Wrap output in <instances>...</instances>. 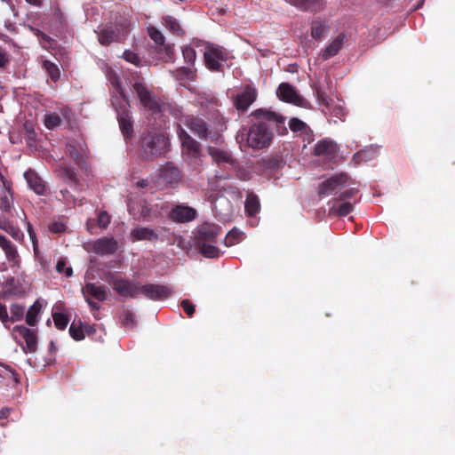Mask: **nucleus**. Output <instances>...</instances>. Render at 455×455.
Instances as JSON below:
<instances>
[{
    "mask_svg": "<svg viewBox=\"0 0 455 455\" xmlns=\"http://www.w3.org/2000/svg\"><path fill=\"white\" fill-rule=\"evenodd\" d=\"M257 120L249 128L242 127L235 136V140L242 147L243 144L253 149L267 148L273 139V132L266 122L283 124L284 118L270 110L259 108L252 113Z\"/></svg>",
    "mask_w": 455,
    "mask_h": 455,
    "instance_id": "f257e3e1",
    "label": "nucleus"
},
{
    "mask_svg": "<svg viewBox=\"0 0 455 455\" xmlns=\"http://www.w3.org/2000/svg\"><path fill=\"white\" fill-rule=\"evenodd\" d=\"M289 127L293 132H299L304 140H312V131L309 126L299 118L293 117L289 121Z\"/></svg>",
    "mask_w": 455,
    "mask_h": 455,
    "instance_id": "cd10ccee",
    "label": "nucleus"
},
{
    "mask_svg": "<svg viewBox=\"0 0 455 455\" xmlns=\"http://www.w3.org/2000/svg\"><path fill=\"white\" fill-rule=\"evenodd\" d=\"M66 226L63 222H54L50 226V230L53 233H61L65 230Z\"/></svg>",
    "mask_w": 455,
    "mask_h": 455,
    "instance_id": "e2e57ef3",
    "label": "nucleus"
},
{
    "mask_svg": "<svg viewBox=\"0 0 455 455\" xmlns=\"http://www.w3.org/2000/svg\"><path fill=\"white\" fill-rule=\"evenodd\" d=\"M12 339L24 353H35L37 350V332L25 325H15L11 331Z\"/></svg>",
    "mask_w": 455,
    "mask_h": 455,
    "instance_id": "423d86ee",
    "label": "nucleus"
},
{
    "mask_svg": "<svg viewBox=\"0 0 455 455\" xmlns=\"http://www.w3.org/2000/svg\"><path fill=\"white\" fill-rule=\"evenodd\" d=\"M330 26L327 21L322 20H315L311 24V36L314 39L320 40L325 37L329 33Z\"/></svg>",
    "mask_w": 455,
    "mask_h": 455,
    "instance_id": "c756f323",
    "label": "nucleus"
},
{
    "mask_svg": "<svg viewBox=\"0 0 455 455\" xmlns=\"http://www.w3.org/2000/svg\"><path fill=\"white\" fill-rule=\"evenodd\" d=\"M108 283L112 289L122 297L138 298L140 295L141 284L135 280H126L112 275Z\"/></svg>",
    "mask_w": 455,
    "mask_h": 455,
    "instance_id": "6e6552de",
    "label": "nucleus"
},
{
    "mask_svg": "<svg viewBox=\"0 0 455 455\" xmlns=\"http://www.w3.org/2000/svg\"><path fill=\"white\" fill-rule=\"evenodd\" d=\"M112 104L116 108L117 120L121 132L125 140L132 137L133 132L132 124L130 118V105L126 99H113Z\"/></svg>",
    "mask_w": 455,
    "mask_h": 455,
    "instance_id": "0eeeda50",
    "label": "nucleus"
},
{
    "mask_svg": "<svg viewBox=\"0 0 455 455\" xmlns=\"http://www.w3.org/2000/svg\"><path fill=\"white\" fill-rule=\"evenodd\" d=\"M164 25L165 28L172 33L180 34L182 29L179 21L172 16H166L164 18Z\"/></svg>",
    "mask_w": 455,
    "mask_h": 455,
    "instance_id": "c03bdc74",
    "label": "nucleus"
},
{
    "mask_svg": "<svg viewBox=\"0 0 455 455\" xmlns=\"http://www.w3.org/2000/svg\"><path fill=\"white\" fill-rule=\"evenodd\" d=\"M28 233L30 240L33 243L34 251L36 253V251L38 250L36 235V232L34 231L33 227L30 223H28Z\"/></svg>",
    "mask_w": 455,
    "mask_h": 455,
    "instance_id": "bf43d9fd",
    "label": "nucleus"
},
{
    "mask_svg": "<svg viewBox=\"0 0 455 455\" xmlns=\"http://www.w3.org/2000/svg\"><path fill=\"white\" fill-rule=\"evenodd\" d=\"M25 316V306L19 303H12L10 305V322L21 321Z\"/></svg>",
    "mask_w": 455,
    "mask_h": 455,
    "instance_id": "58836bf2",
    "label": "nucleus"
},
{
    "mask_svg": "<svg viewBox=\"0 0 455 455\" xmlns=\"http://www.w3.org/2000/svg\"><path fill=\"white\" fill-rule=\"evenodd\" d=\"M2 179H4L2 177ZM3 186L4 188V193L0 197V209L4 211H10L12 205V195L11 193L10 184L3 180Z\"/></svg>",
    "mask_w": 455,
    "mask_h": 455,
    "instance_id": "e433bc0d",
    "label": "nucleus"
},
{
    "mask_svg": "<svg viewBox=\"0 0 455 455\" xmlns=\"http://www.w3.org/2000/svg\"><path fill=\"white\" fill-rule=\"evenodd\" d=\"M131 30V22L127 18H120L115 24L107 25L98 34V40L101 45L112 43H121L126 39Z\"/></svg>",
    "mask_w": 455,
    "mask_h": 455,
    "instance_id": "f03ea898",
    "label": "nucleus"
},
{
    "mask_svg": "<svg viewBox=\"0 0 455 455\" xmlns=\"http://www.w3.org/2000/svg\"><path fill=\"white\" fill-rule=\"evenodd\" d=\"M327 109L331 113V115L336 117L342 118L345 116V110L341 106L331 107L330 105L329 108H327Z\"/></svg>",
    "mask_w": 455,
    "mask_h": 455,
    "instance_id": "13d9d810",
    "label": "nucleus"
},
{
    "mask_svg": "<svg viewBox=\"0 0 455 455\" xmlns=\"http://www.w3.org/2000/svg\"><path fill=\"white\" fill-rule=\"evenodd\" d=\"M316 95H317V99L318 100L327 108H329V106L331 105L330 104V101H331V99H329V97L327 96V94L323 92H322L321 90H317L316 91Z\"/></svg>",
    "mask_w": 455,
    "mask_h": 455,
    "instance_id": "052dcab7",
    "label": "nucleus"
},
{
    "mask_svg": "<svg viewBox=\"0 0 455 455\" xmlns=\"http://www.w3.org/2000/svg\"><path fill=\"white\" fill-rule=\"evenodd\" d=\"M44 124L47 129L52 130L60 126L61 124V117L55 112L47 113L44 117Z\"/></svg>",
    "mask_w": 455,
    "mask_h": 455,
    "instance_id": "79ce46f5",
    "label": "nucleus"
},
{
    "mask_svg": "<svg viewBox=\"0 0 455 455\" xmlns=\"http://www.w3.org/2000/svg\"><path fill=\"white\" fill-rule=\"evenodd\" d=\"M97 223H95V220H89L87 222H86V228H87V230L93 234V228L95 227Z\"/></svg>",
    "mask_w": 455,
    "mask_h": 455,
    "instance_id": "774afa93",
    "label": "nucleus"
},
{
    "mask_svg": "<svg viewBox=\"0 0 455 455\" xmlns=\"http://www.w3.org/2000/svg\"><path fill=\"white\" fill-rule=\"evenodd\" d=\"M70 336L76 340H82L84 338V331L80 326L73 323L69 327Z\"/></svg>",
    "mask_w": 455,
    "mask_h": 455,
    "instance_id": "5fc2aeb1",
    "label": "nucleus"
},
{
    "mask_svg": "<svg viewBox=\"0 0 455 455\" xmlns=\"http://www.w3.org/2000/svg\"><path fill=\"white\" fill-rule=\"evenodd\" d=\"M229 53L221 46L208 44L204 53L206 67L213 71L220 70Z\"/></svg>",
    "mask_w": 455,
    "mask_h": 455,
    "instance_id": "9d476101",
    "label": "nucleus"
},
{
    "mask_svg": "<svg viewBox=\"0 0 455 455\" xmlns=\"http://www.w3.org/2000/svg\"><path fill=\"white\" fill-rule=\"evenodd\" d=\"M347 40V36L345 33H339L321 51L319 54L320 58L323 60H327L330 58L337 55L342 49Z\"/></svg>",
    "mask_w": 455,
    "mask_h": 455,
    "instance_id": "a211bd4d",
    "label": "nucleus"
},
{
    "mask_svg": "<svg viewBox=\"0 0 455 455\" xmlns=\"http://www.w3.org/2000/svg\"><path fill=\"white\" fill-rule=\"evenodd\" d=\"M358 189L350 188L341 192L338 197L332 199L329 204L330 213L337 216L345 217L353 212L355 205L358 202Z\"/></svg>",
    "mask_w": 455,
    "mask_h": 455,
    "instance_id": "39448f33",
    "label": "nucleus"
},
{
    "mask_svg": "<svg viewBox=\"0 0 455 455\" xmlns=\"http://www.w3.org/2000/svg\"><path fill=\"white\" fill-rule=\"evenodd\" d=\"M84 299L92 311H98L100 309V306L96 302H93L90 298Z\"/></svg>",
    "mask_w": 455,
    "mask_h": 455,
    "instance_id": "338daca9",
    "label": "nucleus"
},
{
    "mask_svg": "<svg viewBox=\"0 0 455 455\" xmlns=\"http://www.w3.org/2000/svg\"><path fill=\"white\" fill-rule=\"evenodd\" d=\"M184 60L188 65H193L196 59V53L193 47L186 45L182 48Z\"/></svg>",
    "mask_w": 455,
    "mask_h": 455,
    "instance_id": "de8ad7c7",
    "label": "nucleus"
},
{
    "mask_svg": "<svg viewBox=\"0 0 455 455\" xmlns=\"http://www.w3.org/2000/svg\"><path fill=\"white\" fill-rule=\"evenodd\" d=\"M148 36L157 44H164V36L162 32L155 27H149L148 28Z\"/></svg>",
    "mask_w": 455,
    "mask_h": 455,
    "instance_id": "09e8293b",
    "label": "nucleus"
},
{
    "mask_svg": "<svg viewBox=\"0 0 455 455\" xmlns=\"http://www.w3.org/2000/svg\"><path fill=\"white\" fill-rule=\"evenodd\" d=\"M24 177L27 180L28 187L33 189L37 195H44L45 192V184L43 180L33 171L28 170L25 172Z\"/></svg>",
    "mask_w": 455,
    "mask_h": 455,
    "instance_id": "bb28decb",
    "label": "nucleus"
},
{
    "mask_svg": "<svg viewBox=\"0 0 455 455\" xmlns=\"http://www.w3.org/2000/svg\"><path fill=\"white\" fill-rule=\"evenodd\" d=\"M66 152L78 166H84L86 145L83 140L69 141L67 145Z\"/></svg>",
    "mask_w": 455,
    "mask_h": 455,
    "instance_id": "aec40b11",
    "label": "nucleus"
},
{
    "mask_svg": "<svg viewBox=\"0 0 455 455\" xmlns=\"http://www.w3.org/2000/svg\"><path fill=\"white\" fill-rule=\"evenodd\" d=\"M45 305L46 302L44 300L38 299L28 307L25 314V320L28 325L33 327L37 324L41 311Z\"/></svg>",
    "mask_w": 455,
    "mask_h": 455,
    "instance_id": "a878e982",
    "label": "nucleus"
},
{
    "mask_svg": "<svg viewBox=\"0 0 455 455\" xmlns=\"http://www.w3.org/2000/svg\"><path fill=\"white\" fill-rule=\"evenodd\" d=\"M172 293V288L166 285L148 283L141 285L140 287V295H143L152 300H162L167 299Z\"/></svg>",
    "mask_w": 455,
    "mask_h": 455,
    "instance_id": "ddd939ff",
    "label": "nucleus"
},
{
    "mask_svg": "<svg viewBox=\"0 0 455 455\" xmlns=\"http://www.w3.org/2000/svg\"><path fill=\"white\" fill-rule=\"evenodd\" d=\"M177 134L181 141L182 155L188 165L198 170L202 165L201 145L194 140L180 125L178 126Z\"/></svg>",
    "mask_w": 455,
    "mask_h": 455,
    "instance_id": "7ed1b4c3",
    "label": "nucleus"
},
{
    "mask_svg": "<svg viewBox=\"0 0 455 455\" xmlns=\"http://www.w3.org/2000/svg\"><path fill=\"white\" fill-rule=\"evenodd\" d=\"M338 146L330 139H323L318 141L314 148V155L323 160L331 161L337 156Z\"/></svg>",
    "mask_w": 455,
    "mask_h": 455,
    "instance_id": "dca6fc26",
    "label": "nucleus"
},
{
    "mask_svg": "<svg viewBox=\"0 0 455 455\" xmlns=\"http://www.w3.org/2000/svg\"><path fill=\"white\" fill-rule=\"evenodd\" d=\"M108 79L111 85L115 87L117 91V92L122 96L123 95V90L120 84V78L116 72L109 71L108 73Z\"/></svg>",
    "mask_w": 455,
    "mask_h": 455,
    "instance_id": "864d4df0",
    "label": "nucleus"
},
{
    "mask_svg": "<svg viewBox=\"0 0 455 455\" xmlns=\"http://www.w3.org/2000/svg\"><path fill=\"white\" fill-rule=\"evenodd\" d=\"M25 135L24 138L28 147H34L36 140V133L35 132L33 123L27 121L24 124Z\"/></svg>",
    "mask_w": 455,
    "mask_h": 455,
    "instance_id": "a19ab883",
    "label": "nucleus"
},
{
    "mask_svg": "<svg viewBox=\"0 0 455 455\" xmlns=\"http://www.w3.org/2000/svg\"><path fill=\"white\" fill-rule=\"evenodd\" d=\"M117 242L114 238L104 237L98 239L92 244L94 252L100 255L113 254L117 250Z\"/></svg>",
    "mask_w": 455,
    "mask_h": 455,
    "instance_id": "b1692460",
    "label": "nucleus"
},
{
    "mask_svg": "<svg viewBox=\"0 0 455 455\" xmlns=\"http://www.w3.org/2000/svg\"><path fill=\"white\" fill-rule=\"evenodd\" d=\"M257 91L255 88L247 85L233 99L234 106L237 110L244 112L256 100Z\"/></svg>",
    "mask_w": 455,
    "mask_h": 455,
    "instance_id": "2eb2a0df",
    "label": "nucleus"
},
{
    "mask_svg": "<svg viewBox=\"0 0 455 455\" xmlns=\"http://www.w3.org/2000/svg\"><path fill=\"white\" fill-rule=\"evenodd\" d=\"M29 290L30 284L24 278L12 277L5 283V292L15 297H23Z\"/></svg>",
    "mask_w": 455,
    "mask_h": 455,
    "instance_id": "6ab92c4d",
    "label": "nucleus"
},
{
    "mask_svg": "<svg viewBox=\"0 0 455 455\" xmlns=\"http://www.w3.org/2000/svg\"><path fill=\"white\" fill-rule=\"evenodd\" d=\"M208 153L217 164H231L233 158L227 151L215 147H208Z\"/></svg>",
    "mask_w": 455,
    "mask_h": 455,
    "instance_id": "72a5a7b5",
    "label": "nucleus"
},
{
    "mask_svg": "<svg viewBox=\"0 0 455 455\" xmlns=\"http://www.w3.org/2000/svg\"><path fill=\"white\" fill-rule=\"evenodd\" d=\"M43 68L46 71V73L49 75V76L52 78V81H57L60 78V71L57 64L50 61V60H44L43 61Z\"/></svg>",
    "mask_w": 455,
    "mask_h": 455,
    "instance_id": "37998d69",
    "label": "nucleus"
},
{
    "mask_svg": "<svg viewBox=\"0 0 455 455\" xmlns=\"http://www.w3.org/2000/svg\"><path fill=\"white\" fill-rule=\"evenodd\" d=\"M242 235H243V232H241L240 230H238L235 228H233L226 235L225 244L227 246H232V245L235 244L241 239Z\"/></svg>",
    "mask_w": 455,
    "mask_h": 455,
    "instance_id": "a18cd8bd",
    "label": "nucleus"
},
{
    "mask_svg": "<svg viewBox=\"0 0 455 455\" xmlns=\"http://www.w3.org/2000/svg\"><path fill=\"white\" fill-rule=\"evenodd\" d=\"M221 232V228L211 223L200 226L196 235V242H216V238Z\"/></svg>",
    "mask_w": 455,
    "mask_h": 455,
    "instance_id": "4be33fe9",
    "label": "nucleus"
},
{
    "mask_svg": "<svg viewBox=\"0 0 455 455\" xmlns=\"http://www.w3.org/2000/svg\"><path fill=\"white\" fill-rule=\"evenodd\" d=\"M276 94L280 100L297 106L302 107L306 102L295 87L288 83H282L277 88Z\"/></svg>",
    "mask_w": 455,
    "mask_h": 455,
    "instance_id": "4468645a",
    "label": "nucleus"
},
{
    "mask_svg": "<svg viewBox=\"0 0 455 455\" xmlns=\"http://www.w3.org/2000/svg\"><path fill=\"white\" fill-rule=\"evenodd\" d=\"M178 76L188 78L192 75V70L188 68H180L177 70Z\"/></svg>",
    "mask_w": 455,
    "mask_h": 455,
    "instance_id": "0e129e2a",
    "label": "nucleus"
},
{
    "mask_svg": "<svg viewBox=\"0 0 455 455\" xmlns=\"http://www.w3.org/2000/svg\"><path fill=\"white\" fill-rule=\"evenodd\" d=\"M377 154L378 150L375 148H364L354 155L353 161L355 164H360L362 163H365L374 159Z\"/></svg>",
    "mask_w": 455,
    "mask_h": 455,
    "instance_id": "f704fd0d",
    "label": "nucleus"
},
{
    "mask_svg": "<svg viewBox=\"0 0 455 455\" xmlns=\"http://www.w3.org/2000/svg\"><path fill=\"white\" fill-rule=\"evenodd\" d=\"M84 298H94L98 301H104L109 295L108 289L101 284L89 283L82 288Z\"/></svg>",
    "mask_w": 455,
    "mask_h": 455,
    "instance_id": "412c9836",
    "label": "nucleus"
},
{
    "mask_svg": "<svg viewBox=\"0 0 455 455\" xmlns=\"http://www.w3.org/2000/svg\"><path fill=\"white\" fill-rule=\"evenodd\" d=\"M131 236L135 241H152V240H157L158 235L149 228H136L131 231Z\"/></svg>",
    "mask_w": 455,
    "mask_h": 455,
    "instance_id": "7c9ffc66",
    "label": "nucleus"
},
{
    "mask_svg": "<svg viewBox=\"0 0 455 455\" xmlns=\"http://www.w3.org/2000/svg\"><path fill=\"white\" fill-rule=\"evenodd\" d=\"M0 321L7 327L6 323L9 322V315L6 306L0 302Z\"/></svg>",
    "mask_w": 455,
    "mask_h": 455,
    "instance_id": "680f3d73",
    "label": "nucleus"
},
{
    "mask_svg": "<svg viewBox=\"0 0 455 455\" xmlns=\"http://www.w3.org/2000/svg\"><path fill=\"white\" fill-rule=\"evenodd\" d=\"M9 62L6 52L0 47V68H4Z\"/></svg>",
    "mask_w": 455,
    "mask_h": 455,
    "instance_id": "69168bd1",
    "label": "nucleus"
},
{
    "mask_svg": "<svg viewBox=\"0 0 455 455\" xmlns=\"http://www.w3.org/2000/svg\"><path fill=\"white\" fill-rule=\"evenodd\" d=\"M169 217L173 221L185 223L196 219V211L190 206L183 204L174 205L170 212Z\"/></svg>",
    "mask_w": 455,
    "mask_h": 455,
    "instance_id": "f3484780",
    "label": "nucleus"
},
{
    "mask_svg": "<svg viewBox=\"0 0 455 455\" xmlns=\"http://www.w3.org/2000/svg\"><path fill=\"white\" fill-rule=\"evenodd\" d=\"M60 172L63 180L70 186L76 188L79 185V180L75 168L64 164L60 168Z\"/></svg>",
    "mask_w": 455,
    "mask_h": 455,
    "instance_id": "473e14b6",
    "label": "nucleus"
},
{
    "mask_svg": "<svg viewBox=\"0 0 455 455\" xmlns=\"http://www.w3.org/2000/svg\"><path fill=\"white\" fill-rule=\"evenodd\" d=\"M110 221H111V217L107 212L101 211L99 212L98 218L96 220V223L100 228H103V229L107 228L108 226L109 225Z\"/></svg>",
    "mask_w": 455,
    "mask_h": 455,
    "instance_id": "3c124183",
    "label": "nucleus"
},
{
    "mask_svg": "<svg viewBox=\"0 0 455 455\" xmlns=\"http://www.w3.org/2000/svg\"><path fill=\"white\" fill-rule=\"evenodd\" d=\"M4 228L15 240L20 241L24 237L23 232L18 227H15L11 224H6Z\"/></svg>",
    "mask_w": 455,
    "mask_h": 455,
    "instance_id": "603ef678",
    "label": "nucleus"
},
{
    "mask_svg": "<svg viewBox=\"0 0 455 455\" xmlns=\"http://www.w3.org/2000/svg\"><path fill=\"white\" fill-rule=\"evenodd\" d=\"M348 182L347 174L341 172L325 179L318 186V195L320 196H329L331 195L340 194L342 189Z\"/></svg>",
    "mask_w": 455,
    "mask_h": 455,
    "instance_id": "1a4fd4ad",
    "label": "nucleus"
},
{
    "mask_svg": "<svg viewBox=\"0 0 455 455\" xmlns=\"http://www.w3.org/2000/svg\"><path fill=\"white\" fill-rule=\"evenodd\" d=\"M292 5L305 11L318 12L325 7L323 0H285Z\"/></svg>",
    "mask_w": 455,
    "mask_h": 455,
    "instance_id": "c85d7f7f",
    "label": "nucleus"
},
{
    "mask_svg": "<svg viewBox=\"0 0 455 455\" xmlns=\"http://www.w3.org/2000/svg\"><path fill=\"white\" fill-rule=\"evenodd\" d=\"M180 305L187 315L191 317L195 313V305L188 299H183Z\"/></svg>",
    "mask_w": 455,
    "mask_h": 455,
    "instance_id": "4d7b16f0",
    "label": "nucleus"
},
{
    "mask_svg": "<svg viewBox=\"0 0 455 455\" xmlns=\"http://www.w3.org/2000/svg\"><path fill=\"white\" fill-rule=\"evenodd\" d=\"M160 177L163 181L172 187H175L181 180V172L178 167L172 164H167L162 168Z\"/></svg>",
    "mask_w": 455,
    "mask_h": 455,
    "instance_id": "393cba45",
    "label": "nucleus"
},
{
    "mask_svg": "<svg viewBox=\"0 0 455 455\" xmlns=\"http://www.w3.org/2000/svg\"><path fill=\"white\" fill-rule=\"evenodd\" d=\"M215 242H196V245L200 252L206 258H218L220 255V250L213 243Z\"/></svg>",
    "mask_w": 455,
    "mask_h": 455,
    "instance_id": "2f4dec72",
    "label": "nucleus"
},
{
    "mask_svg": "<svg viewBox=\"0 0 455 455\" xmlns=\"http://www.w3.org/2000/svg\"><path fill=\"white\" fill-rule=\"evenodd\" d=\"M120 321L124 326L126 328L133 329L136 326V315L135 314L129 310H124L120 315Z\"/></svg>",
    "mask_w": 455,
    "mask_h": 455,
    "instance_id": "ea45409f",
    "label": "nucleus"
},
{
    "mask_svg": "<svg viewBox=\"0 0 455 455\" xmlns=\"http://www.w3.org/2000/svg\"><path fill=\"white\" fill-rule=\"evenodd\" d=\"M169 208V204L166 202H162L160 204H156L152 206L150 209L143 208L141 211V215L144 218H149L152 215L154 217H158L161 215L164 212H167Z\"/></svg>",
    "mask_w": 455,
    "mask_h": 455,
    "instance_id": "4c0bfd02",
    "label": "nucleus"
},
{
    "mask_svg": "<svg viewBox=\"0 0 455 455\" xmlns=\"http://www.w3.org/2000/svg\"><path fill=\"white\" fill-rule=\"evenodd\" d=\"M0 247L5 254V258L12 266L20 267V257L18 253L17 247L8 240L4 235L0 234Z\"/></svg>",
    "mask_w": 455,
    "mask_h": 455,
    "instance_id": "5701e85b",
    "label": "nucleus"
},
{
    "mask_svg": "<svg viewBox=\"0 0 455 455\" xmlns=\"http://www.w3.org/2000/svg\"><path fill=\"white\" fill-rule=\"evenodd\" d=\"M52 318L55 323V326L59 330H64L68 326L69 323V319L63 313L54 312L52 314Z\"/></svg>",
    "mask_w": 455,
    "mask_h": 455,
    "instance_id": "49530a36",
    "label": "nucleus"
},
{
    "mask_svg": "<svg viewBox=\"0 0 455 455\" xmlns=\"http://www.w3.org/2000/svg\"><path fill=\"white\" fill-rule=\"evenodd\" d=\"M135 91L141 105L148 110L156 112L160 109V105L154 94L147 88L141 80H137L133 84Z\"/></svg>",
    "mask_w": 455,
    "mask_h": 455,
    "instance_id": "9b49d317",
    "label": "nucleus"
},
{
    "mask_svg": "<svg viewBox=\"0 0 455 455\" xmlns=\"http://www.w3.org/2000/svg\"><path fill=\"white\" fill-rule=\"evenodd\" d=\"M169 138L164 132L150 131L142 139L141 147L147 157L162 156L168 150Z\"/></svg>",
    "mask_w": 455,
    "mask_h": 455,
    "instance_id": "20e7f679",
    "label": "nucleus"
},
{
    "mask_svg": "<svg viewBox=\"0 0 455 455\" xmlns=\"http://www.w3.org/2000/svg\"><path fill=\"white\" fill-rule=\"evenodd\" d=\"M184 124L201 139H210L212 140L220 139L219 135L209 130V125L201 118L188 116L185 117Z\"/></svg>",
    "mask_w": 455,
    "mask_h": 455,
    "instance_id": "f8f14e48",
    "label": "nucleus"
},
{
    "mask_svg": "<svg viewBox=\"0 0 455 455\" xmlns=\"http://www.w3.org/2000/svg\"><path fill=\"white\" fill-rule=\"evenodd\" d=\"M244 207L248 215H256L259 212L260 208L259 197L254 194H248L244 203Z\"/></svg>",
    "mask_w": 455,
    "mask_h": 455,
    "instance_id": "c9c22d12",
    "label": "nucleus"
},
{
    "mask_svg": "<svg viewBox=\"0 0 455 455\" xmlns=\"http://www.w3.org/2000/svg\"><path fill=\"white\" fill-rule=\"evenodd\" d=\"M56 270L59 273H64L67 276H71L73 274L72 267H68L66 261L63 259L58 261L56 265Z\"/></svg>",
    "mask_w": 455,
    "mask_h": 455,
    "instance_id": "6e6d98bb",
    "label": "nucleus"
},
{
    "mask_svg": "<svg viewBox=\"0 0 455 455\" xmlns=\"http://www.w3.org/2000/svg\"><path fill=\"white\" fill-rule=\"evenodd\" d=\"M123 57L127 62H130L137 67L141 65V62H142L141 59L139 57V55L136 52H134L132 51L125 50L124 52Z\"/></svg>",
    "mask_w": 455,
    "mask_h": 455,
    "instance_id": "8fccbe9b",
    "label": "nucleus"
}]
</instances>
